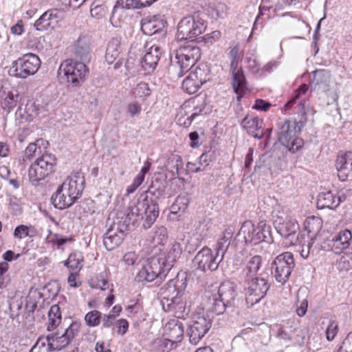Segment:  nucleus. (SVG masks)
Masks as SVG:
<instances>
[{
	"mask_svg": "<svg viewBox=\"0 0 352 352\" xmlns=\"http://www.w3.org/2000/svg\"><path fill=\"white\" fill-rule=\"evenodd\" d=\"M164 330V335L170 342L176 343L182 341L184 330L181 322L172 320L166 323Z\"/></svg>",
	"mask_w": 352,
	"mask_h": 352,
	"instance_id": "obj_28",
	"label": "nucleus"
},
{
	"mask_svg": "<svg viewBox=\"0 0 352 352\" xmlns=\"http://www.w3.org/2000/svg\"><path fill=\"white\" fill-rule=\"evenodd\" d=\"M17 98L18 96L16 95L11 92L7 94L1 102L3 109H7L8 111L12 110L16 105Z\"/></svg>",
	"mask_w": 352,
	"mask_h": 352,
	"instance_id": "obj_49",
	"label": "nucleus"
},
{
	"mask_svg": "<svg viewBox=\"0 0 352 352\" xmlns=\"http://www.w3.org/2000/svg\"><path fill=\"white\" fill-rule=\"evenodd\" d=\"M146 205V199L142 201H138L137 204L135 202L130 203L125 210L124 217H122L121 220H119L118 223L126 224V230H129L131 224L134 225L137 221L143 218V210Z\"/></svg>",
	"mask_w": 352,
	"mask_h": 352,
	"instance_id": "obj_18",
	"label": "nucleus"
},
{
	"mask_svg": "<svg viewBox=\"0 0 352 352\" xmlns=\"http://www.w3.org/2000/svg\"><path fill=\"white\" fill-rule=\"evenodd\" d=\"M48 315V324L47 331H53L55 329L61 322V312L60 307L58 305H52L47 312Z\"/></svg>",
	"mask_w": 352,
	"mask_h": 352,
	"instance_id": "obj_40",
	"label": "nucleus"
},
{
	"mask_svg": "<svg viewBox=\"0 0 352 352\" xmlns=\"http://www.w3.org/2000/svg\"><path fill=\"white\" fill-rule=\"evenodd\" d=\"M13 234L15 238L19 239H22L25 236L32 238L37 234V230L32 226L20 225L15 228Z\"/></svg>",
	"mask_w": 352,
	"mask_h": 352,
	"instance_id": "obj_44",
	"label": "nucleus"
},
{
	"mask_svg": "<svg viewBox=\"0 0 352 352\" xmlns=\"http://www.w3.org/2000/svg\"><path fill=\"white\" fill-rule=\"evenodd\" d=\"M175 201L180 211H182V213L186 210L189 204V199L186 195H179Z\"/></svg>",
	"mask_w": 352,
	"mask_h": 352,
	"instance_id": "obj_59",
	"label": "nucleus"
},
{
	"mask_svg": "<svg viewBox=\"0 0 352 352\" xmlns=\"http://www.w3.org/2000/svg\"><path fill=\"white\" fill-rule=\"evenodd\" d=\"M338 333V324L334 321H332L329 324L326 329V338L329 341L334 339Z\"/></svg>",
	"mask_w": 352,
	"mask_h": 352,
	"instance_id": "obj_58",
	"label": "nucleus"
},
{
	"mask_svg": "<svg viewBox=\"0 0 352 352\" xmlns=\"http://www.w3.org/2000/svg\"><path fill=\"white\" fill-rule=\"evenodd\" d=\"M186 294L182 292L168 300H162V308L166 312L173 311L175 314H182L186 308Z\"/></svg>",
	"mask_w": 352,
	"mask_h": 352,
	"instance_id": "obj_23",
	"label": "nucleus"
},
{
	"mask_svg": "<svg viewBox=\"0 0 352 352\" xmlns=\"http://www.w3.org/2000/svg\"><path fill=\"white\" fill-rule=\"evenodd\" d=\"M340 270L349 271L352 269V252L344 254L338 263Z\"/></svg>",
	"mask_w": 352,
	"mask_h": 352,
	"instance_id": "obj_51",
	"label": "nucleus"
},
{
	"mask_svg": "<svg viewBox=\"0 0 352 352\" xmlns=\"http://www.w3.org/2000/svg\"><path fill=\"white\" fill-rule=\"evenodd\" d=\"M146 217L143 223V226L145 228H148L155 221L157 217L159 215V207L156 203H153L151 205L147 202V205L144 209L143 212Z\"/></svg>",
	"mask_w": 352,
	"mask_h": 352,
	"instance_id": "obj_39",
	"label": "nucleus"
},
{
	"mask_svg": "<svg viewBox=\"0 0 352 352\" xmlns=\"http://www.w3.org/2000/svg\"><path fill=\"white\" fill-rule=\"evenodd\" d=\"M201 57L199 47L188 44L175 51V58L170 59V72L177 77H182L189 72Z\"/></svg>",
	"mask_w": 352,
	"mask_h": 352,
	"instance_id": "obj_1",
	"label": "nucleus"
},
{
	"mask_svg": "<svg viewBox=\"0 0 352 352\" xmlns=\"http://www.w3.org/2000/svg\"><path fill=\"white\" fill-rule=\"evenodd\" d=\"M342 201L340 197H337L331 192H323L318 195L317 205L318 208H335Z\"/></svg>",
	"mask_w": 352,
	"mask_h": 352,
	"instance_id": "obj_35",
	"label": "nucleus"
},
{
	"mask_svg": "<svg viewBox=\"0 0 352 352\" xmlns=\"http://www.w3.org/2000/svg\"><path fill=\"white\" fill-rule=\"evenodd\" d=\"M155 245L164 244L167 240V232L164 227H160L155 230L152 236Z\"/></svg>",
	"mask_w": 352,
	"mask_h": 352,
	"instance_id": "obj_52",
	"label": "nucleus"
},
{
	"mask_svg": "<svg viewBox=\"0 0 352 352\" xmlns=\"http://www.w3.org/2000/svg\"><path fill=\"white\" fill-rule=\"evenodd\" d=\"M30 352H54L48 343L39 339L30 349Z\"/></svg>",
	"mask_w": 352,
	"mask_h": 352,
	"instance_id": "obj_55",
	"label": "nucleus"
},
{
	"mask_svg": "<svg viewBox=\"0 0 352 352\" xmlns=\"http://www.w3.org/2000/svg\"><path fill=\"white\" fill-rule=\"evenodd\" d=\"M51 201L55 208L64 209L71 206L74 202V197L65 192L63 185L59 186L51 197Z\"/></svg>",
	"mask_w": 352,
	"mask_h": 352,
	"instance_id": "obj_30",
	"label": "nucleus"
},
{
	"mask_svg": "<svg viewBox=\"0 0 352 352\" xmlns=\"http://www.w3.org/2000/svg\"><path fill=\"white\" fill-rule=\"evenodd\" d=\"M206 306L208 311L216 315L223 314L227 308L230 307L221 298H218L214 292L208 294Z\"/></svg>",
	"mask_w": 352,
	"mask_h": 352,
	"instance_id": "obj_31",
	"label": "nucleus"
},
{
	"mask_svg": "<svg viewBox=\"0 0 352 352\" xmlns=\"http://www.w3.org/2000/svg\"><path fill=\"white\" fill-rule=\"evenodd\" d=\"M204 69L197 67L195 72H191L182 82V89L189 94L196 93L200 86L207 82Z\"/></svg>",
	"mask_w": 352,
	"mask_h": 352,
	"instance_id": "obj_19",
	"label": "nucleus"
},
{
	"mask_svg": "<svg viewBox=\"0 0 352 352\" xmlns=\"http://www.w3.org/2000/svg\"><path fill=\"white\" fill-rule=\"evenodd\" d=\"M80 325L77 322H73L65 329L63 333L57 332L51 333L46 337V340L53 351H60L67 346L72 339L76 336Z\"/></svg>",
	"mask_w": 352,
	"mask_h": 352,
	"instance_id": "obj_12",
	"label": "nucleus"
},
{
	"mask_svg": "<svg viewBox=\"0 0 352 352\" xmlns=\"http://www.w3.org/2000/svg\"><path fill=\"white\" fill-rule=\"evenodd\" d=\"M85 179L80 173H76L69 176L62 184L65 192L74 197L75 201L78 199L84 189Z\"/></svg>",
	"mask_w": 352,
	"mask_h": 352,
	"instance_id": "obj_21",
	"label": "nucleus"
},
{
	"mask_svg": "<svg viewBox=\"0 0 352 352\" xmlns=\"http://www.w3.org/2000/svg\"><path fill=\"white\" fill-rule=\"evenodd\" d=\"M83 256L80 252H73L69 254L64 265L72 270L79 271L82 267Z\"/></svg>",
	"mask_w": 352,
	"mask_h": 352,
	"instance_id": "obj_45",
	"label": "nucleus"
},
{
	"mask_svg": "<svg viewBox=\"0 0 352 352\" xmlns=\"http://www.w3.org/2000/svg\"><path fill=\"white\" fill-rule=\"evenodd\" d=\"M90 52V41L85 36H79L77 40L74 48V56L80 59V61L82 62L87 59L88 55Z\"/></svg>",
	"mask_w": 352,
	"mask_h": 352,
	"instance_id": "obj_34",
	"label": "nucleus"
},
{
	"mask_svg": "<svg viewBox=\"0 0 352 352\" xmlns=\"http://www.w3.org/2000/svg\"><path fill=\"white\" fill-rule=\"evenodd\" d=\"M300 126L294 120H285L278 123L276 135L280 144L291 153H296L303 146L302 139L298 137Z\"/></svg>",
	"mask_w": 352,
	"mask_h": 352,
	"instance_id": "obj_3",
	"label": "nucleus"
},
{
	"mask_svg": "<svg viewBox=\"0 0 352 352\" xmlns=\"http://www.w3.org/2000/svg\"><path fill=\"white\" fill-rule=\"evenodd\" d=\"M312 87L317 91L327 92L329 89L331 73L326 69H316L313 72Z\"/></svg>",
	"mask_w": 352,
	"mask_h": 352,
	"instance_id": "obj_27",
	"label": "nucleus"
},
{
	"mask_svg": "<svg viewBox=\"0 0 352 352\" xmlns=\"http://www.w3.org/2000/svg\"><path fill=\"white\" fill-rule=\"evenodd\" d=\"M41 60L38 56L29 53L14 60L12 64L13 76L17 78H25L34 75L39 69Z\"/></svg>",
	"mask_w": 352,
	"mask_h": 352,
	"instance_id": "obj_10",
	"label": "nucleus"
},
{
	"mask_svg": "<svg viewBox=\"0 0 352 352\" xmlns=\"http://www.w3.org/2000/svg\"><path fill=\"white\" fill-rule=\"evenodd\" d=\"M270 288L267 277L261 275L255 277L244 276V292L248 306L260 302L266 296Z\"/></svg>",
	"mask_w": 352,
	"mask_h": 352,
	"instance_id": "obj_5",
	"label": "nucleus"
},
{
	"mask_svg": "<svg viewBox=\"0 0 352 352\" xmlns=\"http://www.w3.org/2000/svg\"><path fill=\"white\" fill-rule=\"evenodd\" d=\"M352 234L350 230H344L335 235L331 241L329 246L336 254H340L350 245Z\"/></svg>",
	"mask_w": 352,
	"mask_h": 352,
	"instance_id": "obj_26",
	"label": "nucleus"
},
{
	"mask_svg": "<svg viewBox=\"0 0 352 352\" xmlns=\"http://www.w3.org/2000/svg\"><path fill=\"white\" fill-rule=\"evenodd\" d=\"M102 326L103 328H112L114 331V326L116 325L117 333L119 335L124 336L128 331L129 322L126 319H119L116 320V318L109 314H102L101 320Z\"/></svg>",
	"mask_w": 352,
	"mask_h": 352,
	"instance_id": "obj_29",
	"label": "nucleus"
},
{
	"mask_svg": "<svg viewBox=\"0 0 352 352\" xmlns=\"http://www.w3.org/2000/svg\"><path fill=\"white\" fill-rule=\"evenodd\" d=\"M228 11V7L225 3H218L210 7V14L212 18H223Z\"/></svg>",
	"mask_w": 352,
	"mask_h": 352,
	"instance_id": "obj_48",
	"label": "nucleus"
},
{
	"mask_svg": "<svg viewBox=\"0 0 352 352\" xmlns=\"http://www.w3.org/2000/svg\"><path fill=\"white\" fill-rule=\"evenodd\" d=\"M138 259V256L133 252L126 253L123 256V261L128 265H133Z\"/></svg>",
	"mask_w": 352,
	"mask_h": 352,
	"instance_id": "obj_64",
	"label": "nucleus"
},
{
	"mask_svg": "<svg viewBox=\"0 0 352 352\" xmlns=\"http://www.w3.org/2000/svg\"><path fill=\"white\" fill-rule=\"evenodd\" d=\"M126 15L127 13L126 9L116 3L113 7L111 16L110 18V21L112 25L116 28L120 27L124 23Z\"/></svg>",
	"mask_w": 352,
	"mask_h": 352,
	"instance_id": "obj_41",
	"label": "nucleus"
},
{
	"mask_svg": "<svg viewBox=\"0 0 352 352\" xmlns=\"http://www.w3.org/2000/svg\"><path fill=\"white\" fill-rule=\"evenodd\" d=\"M307 90H308L307 85H306V84L301 85L299 87V88L298 89V90L296 91L297 94H296L295 97L294 98H292V100H290L289 101H288L285 104V107L286 109H289L293 105V104H294L296 100L300 97V94H305Z\"/></svg>",
	"mask_w": 352,
	"mask_h": 352,
	"instance_id": "obj_60",
	"label": "nucleus"
},
{
	"mask_svg": "<svg viewBox=\"0 0 352 352\" xmlns=\"http://www.w3.org/2000/svg\"><path fill=\"white\" fill-rule=\"evenodd\" d=\"M58 10L51 9L45 12L34 23V27L38 31L47 30L54 22L58 21Z\"/></svg>",
	"mask_w": 352,
	"mask_h": 352,
	"instance_id": "obj_32",
	"label": "nucleus"
},
{
	"mask_svg": "<svg viewBox=\"0 0 352 352\" xmlns=\"http://www.w3.org/2000/svg\"><path fill=\"white\" fill-rule=\"evenodd\" d=\"M230 244L219 239L215 247V255L219 257L220 261H221L224 256L226 252L227 251Z\"/></svg>",
	"mask_w": 352,
	"mask_h": 352,
	"instance_id": "obj_54",
	"label": "nucleus"
},
{
	"mask_svg": "<svg viewBox=\"0 0 352 352\" xmlns=\"http://www.w3.org/2000/svg\"><path fill=\"white\" fill-rule=\"evenodd\" d=\"M107 285L108 281L104 278L102 274L97 277L96 281L92 280L90 283V286L92 288L100 289L101 290H104L106 289L105 286Z\"/></svg>",
	"mask_w": 352,
	"mask_h": 352,
	"instance_id": "obj_57",
	"label": "nucleus"
},
{
	"mask_svg": "<svg viewBox=\"0 0 352 352\" xmlns=\"http://www.w3.org/2000/svg\"><path fill=\"white\" fill-rule=\"evenodd\" d=\"M221 261L216 255H214L211 249L204 247L197 252L192 260L193 266L202 272L216 270Z\"/></svg>",
	"mask_w": 352,
	"mask_h": 352,
	"instance_id": "obj_13",
	"label": "nucleus"
},
{
	"mask_svg": "<svg viewBox=\"0 0 352 352\" xmlns=\"http://www.w3.org/2000/svg\"><path fill=\"white\" fill-rule=\"evenodd\" d=\"M239 242L245 244L256 245L262 241L270 243L272 238L270 233V226L263 222H260L256 227L250 221H245L236 235Z\"/></svg>",
	"mask_w": 352,
	"mask_h": 352,
	"instance_id": "obj_4",
	"label": "nucleus"
},
{
	"mask_svg": "<svg viewBox=\"0 0 352 352\" xmlns=\"http://www.w3.org/2000/svg\"><path fill=\"white\" fill-rule=\"evenodd\" d=\"M166 22L160 16H154L152 18L143 19L141 23V30L144 34L153 35L162 34L165 35Z\"/></svg>",
	"mask_w": 352,
	"mask_h": 352,
	"instance_id": "obj_22",
	"label": "nucleus"
},
{
	"mask_svg": "<svg viewBox=\"0 0 352 352\" xmlns=\"http://www.w3.org/2000/svg\"><path fill=\"white\" fill-rule=\"evenodd\" d=\"M274 225L277 232L283 236L290 241L291 243H295L298 239L299 225L296 220L277 217L274 220Z\"/></svg>",
	"mask_w": 352,
	"mask_h": 352,
	"instance_id": "obj_16",
	"label": "nucleus"
},
{
	"mask_svg": "<svg viewBox=\"0 0 352 352\" xmlns=\"http://www.w3.org/2000/svg\"><path fill=\"white\" fill-rule=\"evenodd\" d=\"M294 267L293 254L289 252H283L277 256L272 263V273L277 282L284 285L288 280Z\"/></svg>",
	"mask_w": 352,
	"mask_h": 352,
	"instance_id": "obj_9",
	"label": "nucleus"
},
{
	"mask_svg": "<svg viewBox=\"0 0 352 352\" xmlns=\"http://www.w3.org/2000/svg\"><path fill=\"white\" fill-rule=\"evenodd\" d=\"M166 170L171 173L173 178L179 176V170L183 168V161L181 156L172 154L165 164Z\"/></svg>",
	"mask_w": 352,
	"mask_h": 352,
	"instance_id": "obj_37",
	"label": "nucleus"
},
{
	"mask_svg": "<svg viewBox=\"0 0 352 352\" xmlns=\"http://www.w3.org/2000/svg\"><path fill=\"white\" fill-rule=\"evenodd\" d=\"M133 93L135 97L142 98L149 96L151 90L147 83L140 82L133 89Z\"/></svg>",
	"mask_w": 352,
	"mask_h": 352,
	"instance_id": "obj_50",
	"label": "nucleus"
},
{
	"mask_svg": "<svg viewBox=\"0 0 352 352\" xmlns=\"http://www.w3.org/2000/svg\"><path fill=\"white\" fill-rule=\"evenodd\" d=\"M25 308L29 314L34 313L35 311L42 312V309L45 308L43 294L36 290L32 292L28 298Z\"/></svg>",
	"mask_w": 352,
	"mask_h": 352,
	"instance_id": "obj_33",
	"label": "nucleus"
},
{
	"mask_svg": "<svg viewBox=\"0 0 352 352\" xmlns=\"http://www.w3.org/2000/svg\"><path fill=\"white\" fill-rule=\"evenodd\" d=\"M126 224L114 222L104 235L103 243L107 250H112L123 241L126 231Z\"/></svg>",
	"mask_w": 352,
	"mask_h": 352,
	"instance_id": "obj_15",
	"label": "nucleus"
},
{
	"mask_svg": "<svg viewBox=\"0 0 352 352\" xmlns=\"http://www.w3.org/2000/svg\"><path fill=\"white\" fill-rule=\"evenodd\" d=\"M145 54L142 58V67L147 72H153L157 67L162 56V49L152 42H147L145 45Z\"/></svg>",
	"mask_w": 352,
	"mask_h": 352,
	"instance_id": "obj_17",
	"label": "nucleus"
},
{
	"mask_svg": "<svg viewBox=\"0 0 352 352\" xmlns=\"http://www.w3.org/2000/svg\"><path fill=\"white\" fill-rule=\"evenodd\" d=\"M206 29L204 21L198 16H187L179 23L176 37L177 40H192L200 35Z\"/></svg>",
	"mask_w": 352,
	"mask_h": 352,
	"instance_id": "obj_8",
	"label": "nucleus"
},
{
	"mask_svg": "<svg viewBox=\"0 0 352 352\" xmlns=\"http://www.w3.org/2000/svg\"><path fill=\"white\" fill-rule=\"evenodd\" d=\"M235 232V228L232 226H229L225 230L223 236L219 239L228 243H230V240L233 236V234Z\"/></svg>",
	"mask_w": 352,
	"mask_h": 352,
	"instance_id": "obj_62",
	"label": "nucleus"
},
{
	"mask_svg": "<svg viewBox=\"0 0 352 352\" xmlns=\"http://www.w3.org/2000/svg\"><path fill=\"white\" fill-rule=\"evenodd\" d=\"M211 327L210 320L204 316H196L192 320L188 329L189 341L192 344H197L208 332Z\"/></svg>",
	"mask_w": 352,
	"mask_h": 352,
	"instance_id": "obj_14",
	"label": "nucleus"
},
{
	"mask_svg": "<svg viewBox=\"0 0 352 352\" xmlns=\"http://www.w3.org/2000/svg\"><path fill=\"white\" fill-rule=\"evenodd\" d=\"M180 253V245L179 243L174 244L168 256L160 254L148 258L146 263L150 267L148 270L153 271L157 278L162 279L172 268L176 257Z\"/></svg>",
	"mask_w": 352,
	"mask_h": 352,
	"instance_id": "obj_6",
	"label": "nucleus"
},
{
	"mask_svg": "<svg viewBox=\"0 0 352 352\" xmlns=\"http://www.w3.org/2000/svg\"><path fill=\"white\" fill-rule=\"evenodd\" d=\"M9 207L14 215L20 214L22 211L21 202L14 196L10 197Z\"/></svg>",
	"mask_w": 352,
	"mask_h": 352,
	"instance_id": "obj_53",
	"label": "nucleus"
},
{
	"mask_svg": "<svg viewBox=\"0 0 352 352\" xmlns=\"http://www.w3.org/2000/svg\"><path fill=\"white\" fill-rule=\"evenodd\" d=\"M218 298H221L226 305L232 307L234 305V301L237 296L236 285L231 281H224L218 287L216 292Z\"/></svg>",
	"mask_w": 352,
	"mask_h": 352,
	"instance_id": "obj_24",
	"label": "nucleus"
},
{
	"mask_svg": "<svg viewBox=\"0 0 352 352\" xmlns=\"http://www.w3.org/2000/svg\"><path fill=\"white\" fill-rule=\"evenodd\" d=\"M341 346L344 352H352V331L348 333Z\"/></svg>",
	"mask_w": 352,
	"mask_h": 352,
	"instance_id": "obj_61",
	"label": "nucleus"
},
{
	"mask_svg": "<svg viewBox=\"0 0 352 352\" xmlns=\"http://www.w3.org/2000/svg\"><path fill=\"white\" fill-rule=\"evenodd\" d=\"M182 291H179L176 285L173 280H169V282L162 288H161L160 295H161V304H162V300L173 298L176 296V294H179Z\"/></svg>",
	"mask_w": 352,
	"mask_h": 352,
	"instance_id": "obj_43",
	"label": "nucleus"
},
{
	"mask_svg": "<svg viewBox=\"0 0 352 352\" xmlns=\"http://www.w3.org/2000/svg\"><path fill=\"white\" fill-rule=\"evenodd\" d=\"M149 268L150 267L146 263L143 265L142 268L139 271L136 276L139 282H151L157 278L155 274L153 273V271L148 270Z\"/></svg>",
	"mask_w": 352,
	"mask_h": 352,
	"instance_id": "obj_46",
	"label": "nucleus"
},
{
	"mask_svg": "<svg viewBox=\"0 0 352 352\" xmlns=\"http://www.w3.org/2000/svg\"><path fill=\"white\" fill-rule=\"evenodd\" d=\"M263 120L258 117L253 116H245L242 122L241 126L251 135L257 139L264 137L263 131L261 130Z\"/></svg>",
	"mask_w": 352,
	"mask_h": 352,
	"instance_id": "obj_25",
	"label": "nucleus"
},
{
	"mask_svg": "<svg viewBox=\"0 0 352 352\" xmlns=\"http://www.w3.org/2000/svg\"><path fill=\"white\" fill-rule=\"evenodd\" d=\"M90 13L92 17L96 19H101L105 15V10L100 6H95L94 8H91L90 10Z\"/></svg>",
	"mask_w": 352,
	"mask_h": 352,
	"instance_id": "obj_63",
	"label": "nucleus"
},
{
	"mask_svg": "<svg viewBox=\"0 0 352 352\" xmlns=\"http://www.w3.org/2000/svg\"><path fill=\"white\" fill-rule=\"evenodd\" d=\"M263 259L261 256L255 255L249 258L243 270L244 276L255 277L261 267Z\"/></svg>",
	"mask_w": 352,
	"mask_h": 352,
	"instance_id": "obj_38",
	"label": "nucleus"
},
{
	"mask_svg": "<svg viewBox=\"0 0 352 352\" xmlns=\"http://www.w3.org/2000/svg\"><path fill=\"white\" fill-rule=\"evenodd\" d=\"M102 313L98 310L88 312L85 316L86 324L89 327H96L100 323Z\"/></svg>",
	"mask_w": 352,
	"mask_h": 352,
	"instance_id": "obj_47",
	"label": "nucleus"
},
{
	"mask_svg": "<svg viewBox=\"0 0 352 352\" xmlns=\"http://www.w3.org/2000/svg\"><path fill=\"white\" fill-rule=\"evenodd\" d=\"M336 167L341 181L352 178V151H340L337 157Z\"/></svg>",
	"mask_w": 352,
	"mask_h": 352,
	"instance_id": "obj_20",
	"label": "nucleus"
},
{
	"mask_svg": "<svg viewBox=\"0 0 352 352\" xmlns=\"http://www.w3.org/2000/svg\"><path fill=\"white\" fill-rule=\"evenodd\" d=\"M228 56L231 60L230 69L232 72V87L234 93L237 95V100L243 97L248 90L246 80L242 69H238L239 48L234 47L228 52Z\"/></svg>",
	"mask_w": 352,
	"mask_h": 352,
	"instance_id": "obj_11",
	"label": "nucleus"
},
{
	"mask_svg": "<svg viewBox=\"0 0 352 352\" xmlns=\"http://www.w3.org/2000/svg\"><path fill=\"white\" fill-rule=\"evenodd\" d=\"M322 227V221L317 217H309L305 221V228L309 233H312L314 236L318 234Z\"/></svg>",
	"mask_w": 352,
	"mask_h": 352,
	"instance_id": "obj_42",
	"label": "nucleus"
},
{
	"mask_svg": "<svg viewBox=\"0 0 352 352\" xmlns=\"http://www.w3.org/2000/svg\"><path fill=\"white\" fill-rule=\"evenodd\" d=\"M88 74L89 69L83 62L74 60L72 58L63 61L60 65L58 72L59 78L65 81L67 86L71 88L80 87Z\"/></svg>",
	"mask_w": 352,
	"mask_h": 352,
	"instance_id": "obj_2",
	"label": "nucleus"
},
{
	"mask_svg": "<svg viewBox=\"0 0 352 352\" xmlns=\"http://www.w3.org/2000/svg\"><path fill=\"white\" fill-rule=\"evenodd\" d=\"M56 160L51 153H44L30 166L28 170V176L33 185L44 179L54 171Z\"/></svg>",
	"mask_w": 352,
	"mask_h": 352,
	"instance_id": "obj_7",
	"label": "nucleus"
},
{
	"mask_svg": "<svg viewBox=\"0 0 352 352\" xmlns=\"http://www.w3.org/2000/svg\"><path fill=\"white\" fill-rule=\"evenodd\" d=\"M122 50L120 42L117 38L111 39L107 47L105 60L108 64H112Z\"/></svg>",
	"mask_w": 352,
	"mask_h": 352,
	"instance_id": "obj_36",
	"label": "nucleus"
},
{
	"mask_svg": "<svg viewBox=\"0 0 352 352\" xmlns=\"http://www.w3.org/2000/svg\"><path fill=\"white\" fill-rule=\"evenodd\" d=\"M116 3L125 9L142 8L139 0H118Z\"/></svg>",
	"mask_w": 352,
	"mask_h": 352,
	"instance_id": "obj_56",
	"label": "nucleus"
}]
</instances>
